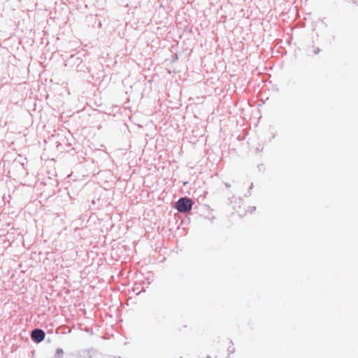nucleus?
Listing matches in <instances>:
<instances>
[{"mask_svg": "<svg viewBox=\"0 0 358 358\" xmlns=\"http://www.w3.org/2000/svg\"><path fill=\"white\" fill-rule=\"evenodd\" d=\"M31 338L36 342H41L45 338V333L41 329H34L31 332Z\"/></svg>", "mask_w": 358, "mask_h": 358, "instance_id": "obj_2", "label": "nucleus"}, {"mask_svg": "<svg viewBox=\"0 0 358 358\" xmlns=\"http://www.w3.org/2000/svg\"><path fill=\"white\" fill-rule=\"evenodd\" d=\"M180 358H183V357H180Z\"/></svg>", "mask_w": 358, "mask_h": 358, "instance_id": "obj_4", "label": "nucleus"}, {"mask_svg": "<svg viewBox=\"0 0 358 358\" xmlns=\"http://www.w3.org/2000/svg\"><path fill=\"white\" fill-rule=\"evenodd\" d=\"M58 352H59V353H62L63 352L62 350H58Z\"/></svg>", "mask_w": 358, "mask_h": 358, "instance_id": "obj_3", "label": "nucleus"}, {"mask_svg": "<svg viewBox=\"0 0 358 358\" xmlns=\"http://www.w3.org/2000/svg\"><path fill=\"white\" fill-rule=\"evenodd\" d=\"M193 202L192 199L184 197L180 199L176 204V209L180 213H186L189 211L192 208Z\"/></svg>", "mask_w": 358, "mask_h": 358, "instance_id": "obj_1", "label": "nucleus"}]
</instances>
